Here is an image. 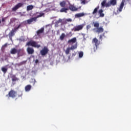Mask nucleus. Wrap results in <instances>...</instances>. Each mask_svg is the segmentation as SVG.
Returning <instances> with one entry per match:
<instances>
[{
    "instance_id": "c756f323",
    "label": "nucleus",
    "mask_w": 131,
    "mask_h": 131,
    "mask_svg": "<svg viewBox=\"0 0 131 131\" xmlns=\"http://www.w3.org/2000/svg\"><path fill=\"white\" fill-rule=\"evenodd\" d=\"M26 61H23L18 63L17 65L18 66H21L22 65H24V64H26Z\"/></svg>"
},
{
    "instance_id": "4c0bfd02",
    "label": "nucleus",
    "mask_w": 131,
    "mask_h": 131,
    "mask_svg": "<svg viewBox=\"0 0 131 131\" xmlns=\"http://www.w3.org/2000/svg\"><path fill=\"white\" fill-rule=\"evenodd\" d=\"M67 22H72V19L71 18H68L66 20Z\"/></svg>"
},
{
    "instance_id": "37998d69",
    "label": "nucleus",
    "mask_w": 131,
    "mask_h": 131,
    "mask_svg": "<svg viewBox=\"0 0 131 131\" xmlns=\"http://www.w3.org/2000/svg\"><path fill=\"white\" fill-rule=\"evenodd\" d=\"M82 4H83V5H85V0H83L82 1Z\"/></svg>"
},
{
    "instance_id": "423d86ee",
    "label": "nucleus",
    "mask_w": 131,
    "mask_h": 131,
    "mask_svg": "<svg viewBox=\"0 0 131 131\" xmlns=\"http://www.w3.org/2000/svg\"><path fill=\"white\" fill-rule=\"evenodd\" d=\"M24 4L22 3H19L15 5L13 8H12V12H16L18 9H20L23 6Z\"/></svg>"
},
{
    "instance_id": "79ce46f5",
    "label": "nucleus",
    "mask_w": 131,
    "mask_h": 131,
    "mask_svg": "<svg viewBox=\"0 0 131 131\" xmlns=\"http://www.w3.org/2000/svg\"><path fill=\"white\" fill-rule=\"evenodd\" d=\"M6 19H7V17L3 18L2 19V22H5V21H6Z\"/></svg>"
},
{
    "instance_id": "58836bf2",
    "label": "nucleus",
    "mask_w": 131,
    "mask_h": 131,
    "mask_svg": "<svg viewBox=\"0 0 131 131\" xmlns=\"http://www.w3.org/2000/svg\"><path fill=\"white\" fill-rule=\"evenodd\" d=\"M23 94L22 93V92H20L19 94H18V97L20 98V97H22Z\"/></svg>"
},
{
    "instance_id": "4468645a",
    "label": "nucleus",
    "mask_w": 131,
    "mask_h": 131,
    "mask_svg": "<svg viewBox=\"0 0 131 131\" xmlns=\"http://www.w3.org/2000/svg\"><path fill=\"white\" fill-rule=\"evenodd\" d=\"M86 14L82 12L80 13H77L75 15V18H80V17H83V16H85Z\"/></svg>"
},
{
    "instance_id": "2f4dec72",
    "label": "nucleus",
    "mask_w": 131,
    "mask_h": 131,
    "mask_svg": "<svg viewBox=\"0 0 131 131\" xmlns=\"http://www.w3.org/2000/svg\"><path fill=\"white\" fill-rule=\"evenodd\" d=\"M101 6H102V7H105V6H106V0H104L101 3Z\"/></svg>"
},
{
    "instance_id": "bb28decb",
    "label": "nucleus",
    "mask_w": 131,
    "mask_h": 131,
    "mask_svg": "<svg viewBox=\"0 0 131 131\" xmlns=\"http://www.w3.org/2000/svg\"><path fill=\"white\" fill-rule=\"evenodd\" d=\"M32 9H33V5H29L27 7V10L28 11H31Z\"/></svg>"
},
{
    "instance_id": "a211bd4d",
    "label": "nucleus",
    "mask_w": 131,
    "mask_h": 131,
    "mask_svg": "<svg viewBox=\"0 0 131 131\" xmlns=\"http://www.w3.org/2000/svg\"><path fill=\"white\" fill-rule=\"evenodd\" d=\"M11 78H12V81H13V82H14V81H18V80H19V78H17L16 77V75H13L11 76Z\"/></svg>"
},
{
    "instance_id": "393cba45",
    "label": "nucleus",
    "mask_w": 131,
    "mask_h": 131,
    "mask_svg": "<svg viewBox=\"0 0 131 131\" xmlns=\"http://www.w3.org/2000/svg\"><path fill=\"white\" fill-rule=\"evenodd\" d=\"M70 48L71 50H76L77 49V43H76L74 45H72Z\"/></svg>"
},
{
    "instance_id": "c03bdc74",
    "label": "nucleus",
    "mask_w": 131,
    "mask_h": 131,
    "mask_svg": "<svg viewBox=\"0 0 131 131\" xmlns=\"http://www.w3.org/2000/svg\"><path fill=\"white\" fill-rule=\"evenodd\" d=\"M35 62H36V63H38V60L36 59V60H35Z\"/></svg>"
},
{
    "instance_id": "473e14b6",
    "label": "nucleus",
    "mask_w": 131,
    "mask_h": 131,
    "mask_svg": "<svg viewBox=\"0 0 131 131\" xmlns=\"http://www.w3.org/2000/svg\"><path fill=\"white\" fill-rule=\"evenodd\" d=\"M82 57H83V52H80L79 53V58H81Z\"/></svg>"
},
{
    "instance_id": "a878e982",
    "label": "nucleus",
    "mask_w": 131,
    "mask_h": 131,
    "mask_svg": "<svg viewBox=\"0 0 131 131\" xmlns=\"http://www.w3.org/2000/svg\"><path fill=\"white\" fill-rule=\"evenodd\" d=\"M93 24L94 25V27H96V28L100 27V24L98 22H93Z\"/></svg>"
},
{
    "instance_id": "49530a36",
    "label": "nucleus",
    "mask_w": 131,
    "mask_h": 131,
    "mask_svg": "<svg viewBox=\"0 0 131 131\" xmlns=\"http://www.w3.org/2000/svg\"><path fill=\"white\" fill-rule=\"evenodd\" d=\"M1 23H2V20H0V24H1Z\"/></svg>"
},
{
    "instance_id": "72a5a7b5",
    "label": "nucleus",
    "mask_w": 131,
    "mask_h": 131,
    "mask_svg": "<svg viewBox=\"0 0 131 131\" xmlns=\"http://www.w3.org/2000/svg\"><path fill=\"white\" fill-rule=\"evenodd\" d=\"M111 3L110 2H108L107 3H106L105 4V7H111Z\"/></svg>"
},
{
    "instance_id": "f8f14e48",
    "label": "nucleus",
    "mask_w": 131,
    "mask_h": 131,
    "mask_svg": "<svg viewBox=\"0 0 131 131\" xmlns=\"http://www.w3.org/2000/svg\"><path fill=\"white\" fill-rule=\"evenodd\" d=\"M27 52L29 55H32L34 53V49L32 48L28 47L27 49Z\"/></svg>"
},
{
    "instance_id": "cd10ccee",
    "label": "nucleus",
    "mask_w": 131,
    "mask_h": 131,
    "mask_svg": "<svg viewBox=\"0 0 131 131\" xmlns=\"http://www.w3.org/2000/svg\"><path fill=\"white\" fill-rule=\"evenodd\" d=\"M2 71L5 74V73H7V71H8V69L5 68V67H2Z\"/></svg>"
},
{
    "instance_id": "f257e3e1",
    "label": "nucleus",
    "mask_w": 131,
    "mask_h": 131,
    "mask_svg": "<svg viewBox=\"0 0 131 131\" xmlns=\"http://www.w3.org/2000/svg\"><path fill=\"white\" fill-rule=\"evenodd\" d=\"M10 54L12 55H16V54H17L18 56H22L24 55V51L21 49L17 50L16 48H12L10 51Z\"/></svg>"
},
{
    "instance_id": "aec40b11",
    "label": "nucleus",
    "mask_w": 131,
    "mask_h": 131,
    "mask_svg": "<svg viewBox=\"0 0 131 131\" xmlns=\"http://www.w3.org/2000/svg\"><path fill=\"white\" fill-rule=\"evenodd\" d=\"M110 2L112 6H116L117 5V0H110Z\"/></svg>"
},
{
    "instance_id": "20e7f679",
    "label": "nucleus",
    "mask_w": 131,
    "mask_h": 131,
    "mask_svg": "<svg viewBox=\"0 0 131 131\" xmlns=\"http://www.w3.org/2000/svg\"><path fill=\"white\" fill-rule=\"evenodd\" d=\"M8 96H9L10 98L15 99V98L17 97V92L15 90H11L9 92L8 95H7L6 97H8Z\"/></svg>"
},
{
    "instance_id": "0eeeda50",
    "label": "nucleus",
    "mask_w": 131,
    "mask_h": 131,
    "mask_svg": "<svg viewBox=\"0 0 131 131\" xmlns=\"http://www.w3.org/2000/svg\"><path fill=\"white\" fill-rule=\"evenodd\" d=\"M43 33H45V28L43 27L41 28L40 29L36 31L37 36H38V37H41V35Z\"/></svg>"
},
{
    "instance_id": "39448f33",
    "label": "nucleus",
    "mask_w": 131,
    "mask_h": 131,
    "mask_svg": "<svg viewBox=\"0 0 131 131\" xmlns=\"http://www.w3.org/2000/svg\"><path fill=\"white\" fill-rule=\"evenodd\" d=\"M48 53H49V48L46 46L40 51V54L41 56H46Z\"/></svg>"
},
{
    "instance_id": "dca6fc26",
    "label": "nucleus",
    "mask_w": 131,
    "mask_h": 131,
    "mask_svg": "<svg viewBox=\"0 0 131 131\" xmlns=\"http://www.w3.org/2000/svg\"><path fill=\"white\" fill-rule=\"evenodd\" d=\"M76 37H74L68 41V43H75L76 42Z\"/></svg>"
},
{
    "instance_id": "7ed1b4c3",
    "label": "nucleus",
    "mask_w": 131,
    "mask_h": 131,
    "mask_svg": "<svg viewBox=\"0 0 131 131\" xmlns=\"http://www.w3.org/2000/svg\"><path fill=\"white\" fill-rule=\"evenodd\" d=\"M83 27H84V24L79 25L75 26L73 28L71 29V31H74V32H76V31H80V30L83 29Z\"/></svg>"
},
{
    "instance_id": "a19ab883",
    "label": "nucleus",
    "mask_w": 131,
    "mask_h": 131,
    "mask_svg": "<svg viewBox=\"0 0 131 131\" xmlns=\"http://www.w3.org/2000/svg\"><path fill=\"white\" fill-rule=\"evenodd\" d=\"M62 24H67V20H64V21H63L62 20V23H61Z\"/></svg>"
},
{
    "instance_id": "9d476101",
    "label": "nucleus",
    "mask_w": 131,
    "mask_h": 131,
    "mask_svg": "<svg viewBox=\"0 0 131 131\" xmlns=\"http://www.w3.org/2000/svg\"><path fill=\"white\" fill-rule=\"evenodd\" d=\"M37 20L36 17H32L28 20H27V24H31L33 22H36Z\"/></svg>"
},
{
    "instance_id": "b1692460",
    "label": "nucleus",
    "mask_w": 131,
    "mask_h": 131,
    "mask_svg": "<svg viewBox=\"0 0 131 131\" xmlns=\"http://www.w3.org/2000/svg\"><path fill=\"white\" fill-rule=\"evenodd\" d=\"M36 14H39V15H37V16L35 17V18H36V20H37V18L42 17V16H43V15H45V13H43L37 12Z\"/></svg>"
},
{
    "instance_id": "e433bc0d",
    "label": "nucleus",
    "mask_w": 131,
    "mask_h": 131,
    "mask_svg": "<svg viewBox=\"0 0 131 131\" xmlns=\"http://www.w3.org/2000/svg\"><path fill=\"white\" fill-rule=\"evenodd\" d=\"M103 36H105V34H103L102 35H100L99 36V39H100V40H102V39H103Z\"/></svg>"
},
{
    "instance_id": "c9c22d12",
    "label": "nucleus",
    "mask_w": 131,
    "mask_h": 131,
    "mask_svg": "<svg viewBox=\"0 0 131 131\" xmlns=\"http://www.w3.org/2000/svg\"><path fill=\"white\" fill-rule=\"evenodd\" d=\"M20 27H21V24L19 25L17 27L15 28L13 30L15 31H17V30H18V29L20 28Z\"/></svg>"
},
{
    "instance_id": "a18cd8bd",
    "label": "nucleus",
    "mask_w": 131,
    "mask_h": 131,
    "mask_svg": "<svg viewBox=\"0 0 131 131\" xmlns=\"http://www.w3.org/2000/svg\"><path fill=\"white\" fill-rule=\"evenodd\" d=\"M35 82H36V81L35 80V79H34V83H35Z\"/></svg>"
},
{
    "instance_id": "f704fd0d",
    "label": "nucleus",
    "mask_w": 131,
    "mask_h": 131,
    "mask_svg": "<svg viewBox=\"0 0 131 131\" xmlns=\"http://www.w3.org/2000/svg\"><path fill=\"white\" fill-rule=\"evenodd\" d=\"M62 21H63V20H62V19L59 18V19H58V20H57V21H56V24H59V23H62Z\"/></svg>"
},
{
    "instance_id": "4be33fe9",
    "label": "nucleus",
    "mask_w": 131,
    "mask_h": 131,
    "mask_svg": "<svg viewBox=\"0 0 131 131\" xmlns=\"http://www.w3.org/2000/svg\"><path fill=\"white\" fill-rule=\"evenodd\" d=\"M67 11H68V8L63 7L60 9V13H67Z\"/></svg>"
},
{
    "instance_id": "5701e85b",
    "label": "nucleus",
    "mask_w": 131,
    "mask_h": 131,
    "mask_svg": "<svg viewBox=\"0 0 131 131\" xmlns=\"http://www.w3.org/2000/svg\"><path fill=\"white\" fill-rule=\"evenodd\" d=\"M66 36V35H65V33H62L59 37V39H60L61 40H64V39L65 38Z\"/></svg>"
},
{
    "instance_id": "ddd939ff",
    "label": "nucleus",
    "mask_w": 131,
    "mask_h": 131,
    "mask_svg": "<svg viewBox=\"0 0 131 131\" xmlns=\"http://www.w3.org/2000/svg\"><path fill=\"white\" fill-rule=\"evenodd\" d=\"M69 9L71 11H72V12H76V11H78V8L75 7V6H74L72 5H70Z\"/></svg>"
},
{
    "instance_id": "2eb2a0df",
    "label": "nucleus",
    "mask_w": 131,
    "mask_h": 131,
    "mask_svg": "<svg viewBox=\"0 0 131 131\" xmlns=\"http://www.w3.org/2000/svg\"><path fill=\"white\" fill-rule=\"evenodd\" d=\"M103 9H101L98 11V14H99V17L101 18H103V17L105 16V14L103 13Z\"/></svg>"
},
{
    "instance_id": "7c9ffc66",
    "label": "nucleus",
    "mask_w": 131,
    "mask_h": 131,
    "mask_svg": "<svg viewBox=\"0 0 131 131\" xmlns=\"http://www.w3.org/2000/svg\"><path fill=\"white\" fill-rule=\"evenodd\" d=\"M72 35H73L72 34V32H70L69 33L67 34V37H71V36H72Z\"/></svg>"
},
{
    "instance_id": "c85d7f7f",
    "label": "nucleus",
    "mask_w": 131,
    "mask_h": 131,
    "mask_svg": "<svg viewBox=\"0 0 131 131\" xmlns=\"http://www.w3.org/2000/svg\"><path fill=\"white\" fill-rule=\"evenodd\" d=\"M70 50H71V49H70V48H68L66 49V51H65V53H66V55H69V53H70Z\"/></svg>"
},
{
    "instance_id": "1a4fd4ad",
    "label": "nucleus",
    "mask_w": 131,
    "mask_h": 131,
    "mask_svg": "<svg viewBox=\"0 0 131 131\" xmlns=\"http://www.w3.org/2000/svg\"><path fill=\"white\" fill-rule=\"evenodd\" d=\"M93 30H95V32H96V33L98 34L102 33V32H104V28H103V27L94 28Z\"/></svg>"
},
{
    "instance_id": "6ab92c4d",
    "label": "nucleus",
    "mask_w": 131,
    "mask_h": 131,
    "mask_svg": "<svg viewBox=\"0 0 131 131\" xmlns=\"http://www.w3.org/2000/svg\"><path fill=\"white\" fill-rule=\"evenodd\" d=\"M31 85H27L25 86V90L26 92H29L31 90Z\"/></svg>"
},
{
    "instance_id": "9b49d317",
    "label": "nucleus",
    "mask_w": 131,
    "mask_h": 131,
    "mask_svg": "<svg viewBox=\"0 0 131 131\" xmlns=\"http://www.w3.org/2000/svg\"><path fill=\"white\" fill-rule=\"evenodd\" d=\"M15 32H16V31L14 29H12L8 34V36L10 40H12V37L15 35Z\"/></svg>"
},
{
    "instance_id": "6e6552de",
    "label": "nucleus",
    "mask_w": 131,
    "mask_h": 131,
    "mask_svg": "<svg viewBox=\"0 0 131 131\" xmlns=\"http://www.w3.org/2000/svg\"><path fill=\"white\" fill-rule=\"evenodd\" d=\"M92 43L95 44L96 48H94V52H96V50H97L98 46H99V45L100 44V43H99V40H98V39H97L96 38H94L92 40Z\"/></svg>"
},
{
    "instance_id": "f3484780",
    "label": "nucleus",
    "mask_w": 131,
    "mask_h": 131,
    "mask_svg": "<svg viewBox=\"0 0 131 131\" xmlns=\"http://www.w3.org/2000/svg\"><path fill=\"white\" fill-rule=\"evenodd\" d=\"M99 9H100V6H98L94 9L93 12H92V14L97 15V14H98V11L99 10Z\"/></svg>"
},
{
    "instance_id": "f03ea898",
    "label": "nucleus",
    "mask_w": 131,
    "mask_h": 131,
    "mask_svg": "<svg viewBox=\"0 0 131 131\" xmlns=\"http://www.w3.org/2000/svg\"><path fill=\"white\" fill-rule=\"evenodd\" d=\"M26 46H28V47H33V48H37V49H39L40 48V45L38 44V42L34 40H30L28 41Z\"/></svg>"
},
{
    "instance_id": "412c9836",
    "label": "nucleus",
    "mask_w": 131,
    "mask_h": 131,
    "mask_svg": "<svg viewBox=\"0 0 131 131\" xmlns=\"http://www.w3.org/2000/svg\"><path fill=\"white\" fill-rule=\"evenodd\" d=\"M59 5L60 6V7H61L62 8H65L66 6V1H62L61 2L59 3Z\"/></svg>"
},
{
    "instance_id": "ea45409f",
    "label": "nucleus",
    "mask_w": 131,
    "mask_h": 131,
    "mask_svg": "<svg viewBox=\"0 0 131 131\" xmlns=\"http://www.w3.org/2000/svg\"><path fill=\"white\" fill-rule=\"evenodd\" d=\"M92 27L90 25H88L86 26V29L87 30H89V29H90V28H91Z\"/></svg>"
}]
</instances>
